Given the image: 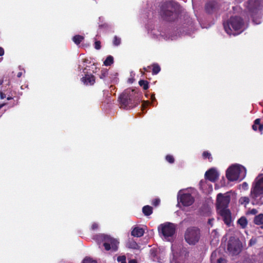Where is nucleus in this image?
<instances>
[{
	"instance_id": "49530a36",
	"label": "nucleus",
	"mask_w": 263,
	"mask_h": 263,
	"mask_svg": "<svg viewBox=\"0 0 263 263\" xmlns=\"http://www.w3.org/2000/svg\"><path fill=\"white\" fill-rule=\"evenodd\" d=\"M257 210L256 209H252L251 211V213L253 214H255L257 213Z\"/></svg>"
},
{
	"instance_id": "4be33fe9",
	"label": "nucleus",
	"mask_w": 263,
	"mask_h": 263,
	"mask_svg": "<svg viewBox=\"0 0 263 263\" xmlns=\"http://www.w3.org/2000/svg\"><path fill=\"white\" fill-rule=\"evenodd\" d=\"M237 223L240 226L241 228L245 229L247 226L248 221L245 217H241L238 220Z\"/></svg>"
},
{
	"instance_id": "bb28decb",
	"label": "nucleus",
	"mask_w": 263,
	"mask_h": 263,
	"mask_svg": "<svg viewBox=\"0 0 263 263\" xmlns=\"http://www.w3.org/2000/svg\"><path fill=\"white\" fill-rule=\"evenodd\" d=\"M202 157H203V158L204 159H208L209 160V162H212V161L213 160V158L211 156V153L208 151H204L203 152Z\"/></svg>"
},
{
	"instance_id": "f257e3e1",
	"label": "nucleus",
	"mask_w": 263,
	"mask_h": 263,
	"mask_svg": "<svg viewBox=\"0 0 263 263\" xmlns=\"http://www.w3.org/2000/svg\"><path fill=\"white\" fill-rule=\"evenodd\" d=\"M120 108L130 109L137 106L141 101V97L134 89H126L118 98Z\"/></svg>"
},
{
	"instance_id": "ddd939ff",
	"label": "nucleus",
	"mask_w": 263,
	"mask_h": 263,
	"mask_svg": "<svg viewBox=\"0 0 263 263\" xmlns=\"http://www.w3.org/2000/svg\"><path fill=\"white\" fill-rule=\"evenodd\" d=\"M242 244L238 240H230L228 245V250L234 255H238L242 250Z\"/></svg>"
},
{
	"instance_id": "f03ea898",
	"label": "nucleus",
	"mask_w": 263,
	"mask_h": 263,
	"mask_svg": "<svg viewBox=\"0 0 263 263\" xmlns=\"http://www.w3.org/2000/svg\"><path fill=\"white\" fill-rule=\"evenodd\" d=\"M225 31L229 35H236L241 33L245 29L243 20L240 16H231L223 23Z\"/></svg>"
},
{
	"instance_id": "2f4dec72",
	"label": "nucleus",
	"mask_w": 263,
	"mask_h": 263,
	"mask_svg": "<svg viewBox=\"0 0 263 263\" xmlns=\"http://www.w3.org/2000/svg\"><path fill=\"white\" fill-rule=\"evenodd\" d=\"M117 261L120 263H126V257L124 255L119 256L117 257Z\"/></svg>"
},
{
	"instance_id": "a211bd4d",
	"label": "nucleus",
	"mask_w": 263,
	"mask_h": 263,
	"mask_svg": "<svg viewBox=\"0 0 263 263\" xmlns=\"http://www.w3.org/2000/svg\"><path fill=\"white\" fill-rule=\"evenodd\" d=\"M144 233V230L139 227H135L132 230L131 235L134 237H140L143 235Z\"/></svg>"
},
{
	"instance_id": "2eb2a0df",
	"label": "nucleus",
	"mask_w": 263,
	"mask_h": 263,
	"mask_svg": "<svg viewBox=\"0 0 263 263\" xmlns=\"http://www.w3.org/2000/svg\"><path fill=\"white\" fill-rule=\"evenodd\" d=\"M218 172L214 168L209 169L205 173V178L213 182H215L218 179Z\"/></svg>"
},
{
	"instance_id": "a878e982",
	"label": "nucleus",
	"mask_w": 263,
	"mask_h": 263,
	"mask_svg": "<svg viewBox=\"0 0 263 263\" xmlns=\"http://www.w3.org/2000/svg\"><path fill=\"white\" fill-rule=\"evenodd\" d=\"M114 63V58L111 55L108 56L104 61V65L106 66H110Z\"/></svg>"
},
{
	"instance_id": "864d4df0",
	"label": "nucleus",
	"mask_w": 263,
	"mask_h": 263,
	"mask_svg": "<svg viewBox=\"0 0 263 263\" xmlns=\"http://www.w3.org/2000/svg\"><path fill=\"white\" fill-rule=\"evenodd\" d=\"M12 99V97H8L7 98V99L8 100H11V99Z\"/></svg>"
},
{
	"instance_id": "0eeeda50",
	"label": "nucleus",
	"mask_w": 263,
	"mask_h": 263,
	"mask_svg": "<svg viewBox=\"0 0 263 263\" xmlns=\"http://www.w3.org/2000/svg\"><path fill=\"white\" fill-rule=\"evenodd\" d=\"M200 236V230L196 227L188 228L184 233L185 240L190 245H196L199 241Z\"/></svg>"
},
{
	"instance_id": "a19ab883",
	"label": "nucleus",
	"mask_w": 263,
	"mask_h": 263,
	"mask_svg": "<svg viewBox=\"0 0 263 263\" xmlns=\"http://www.w3.org/2000/svg\"><path fill=\"white\" fill-rule=\"evenodd\" d=\"M151 68V66H149L146 67H144L143 69L144 70V72H150Z\"/></svg>"
},
{
	"instance_id": "aec40b11",
	"label": "nucleus",
	"mask_w": 263,
	"mask_h": 263,
	"mask_svg": "<svg viewBox=\"0 0 263 263\" xmlns=\"http://www.w3.org/2000/svg\"><path fill=\"white\" fill-rule=\"evenodd\" d=\"M254 222L257 225H261V228L263 229V214H260L256 216L254 219Z\"/></svg>"
},
{
	"instance_id": "6e6552de",
	"label": "nucleus",
	"mask_w": 263,
	"mask_h": 263,
	"mask_svg": "<svg viewBox=\"0 0 263 263\" xmlns=\"http://www.w3.org/2000/svg\"><path fill=\"white\" fill-rule=\"evenodd\" d=\"M176 227L175 224L166 222L160 224L158 227L159 233L163 235L165 239L170 240L176 232Z\"/></svg>"
},
{
	"instance_id": "de8ad7c7",
	"label": "nucleus",
	"mask_w": 263,
	"mask_h": 263,
	"mask_svg": "<svg viewBox=\"0 0 263 263\" xmlns=\"http://www.w3.org/2000/svg\"><path fill=\"white\" fill-rule=\"evenodd\" d=\"M128 263H137L136 259H131L128 261Z\"/></svg>"
},
{
	"instance_id": "cd10ccee",
	"label": "nucleus",
	"mask_w": 263,
	"mask_h": 263,
	"mask_svg": "<svg viewBox=\"0 0 263 263\" xmlns=\"http://www.w3.org/2000/svg\"><path fill=\"white\" fill-rule=\"evenodd\" d=\"M250 202V199L248 197H241L239 199V202L241 204H248Z\"/></svg>"
},
{
	"instance_id": "c756f323",
	"label": "nucleus",
	"mask_w": 263,
	"mask_h": 263,
	"mask_svg": "<svg viewBox=\"0 0 263 263\" xmlns=\"http://www.w3.org/2000/svg\"><path fill=\"white\" fill-rule=\"evenodd\" d=\"M121 43V39L120 38L117 37V36H115L113 40V44L115 46H118Z\"/></svg>"
},
{
	"instance_id": "ea45409f",
	"label": "nucleus",
	"mask_w": 263,
	"mask_h": 263,
	"mask_svg": "<svg viewBox=\"0 0 263 263\" xmlns=\"http://www.w3.org/2000/svg\"><path fill=\"white\" fill-rule=\"evenodd\" d=\"M256 243V240L253 239H251L249 241V245L252 246Z\"/></svg>"
},
{
	"instance_id": "58836bf2",
	"label": "nucleus",
	"mask_w": 263,
	"mask_h": 263,
	"mask_svg": "<svg viewBox=\"0 0 263 263\" xmlns=\"http://www.w3.org/2000/svg\"><path fill=\"white\" fill-rule=\"evenodd\" d=\"M108 27V25L107 24V23H104L103 24H101L99 25V28H107Z\"/></svg>"
},
{
	"instance_id": "4468645a",
	"label": "nucleus",
	"mask_w": 263,
	"mask_h": 263,
	"mask_svg": "<svg viewBox=\"0 0 263 263\" xmlns=\"http://www.w3.org/2000/svg\"><path fill=\"white\" fill-rule=\"evenodd\" d=\"M220 8V4L216 1L208 2L204 6L205 12L208 14H213L217 12Z\"/></svg>"
},
{
	"instance_id": "393cba45",
	"label": "nucleus",
	"mask_w": 263,
	"mask_h": 263,
	"mask_svg": "<svg viewBox=\"0 0 263 263\" xmlns=\"http://www.w3.org/2000/svg\"><path fill=\"white\" fill-rule=\"evenodd\" d=\"M139 85L142 87L144 90H147L149 87L148 82L146 80H140L139 81Z\"/></svg>"
},
{
	"instance_id": "603ef678",
	"label": "nucleus",
	"mask_w": 263,
	"mask_h": 263,
	"mask_svg": "<svg viewBox=\"0 0 263 263\" xmlns=\"http://www.w3.org/2000/svg\"><path fill=\"white\" fill-rule=\"evenodd\" d=\"M5 105V104H0V109Z\"/></svg>"
},
{
	"instance_id": "39448f33",
	"label": "nucleus",
	"mask_w": 263,
	"mask_h": 263,
	"mask_svg": "<svg viewBox=\"0 0 263 263\" xmlns=\"http://www.w3.org/2000/svg\"><path fill=\"white\" fill-rule=\"evenodd\" d=\"M93 239L98 244L103 243L106 251L116 252L118 249L119 242L118 240L109 235L99 234L94 236Z\"/></svg>"
},
{
	"instance_id": "37998d69",
	"label": "nucleus",
	"mask_w": 263,
	"mask_h": 263,
	"mask_svg": "<svg viewBox=\"0 0 263 263\" xmlns=\"http://www.w3.org/2000/svg\"><path fill=\"white\" fill-rule=\"evenodd\" d=\"M214 221L213 218H210L208 220V224L211 225V227L213 226V222Z\"/></svg>"
},
{
	"instance_id": "6ab92c4d",
	"label": "nucleus",
	"mask_w": 263,
	"mask_h": 263,
	"mask_svg": "<svg viewBox=\"0 0 263 263\" xmlns=\"http://www.w3.org/2000/svg\"><path fill=\"white\" fill-rule=\"evenodd\" d=\"M260 119H256L254 122V124L252 125V129L256 131L257 129H258L260 132H262L263 130V125L260 124Z\"/></svg>"
},
{
	"instance_id": "79ce46f5",
	"label": "nucleus",
	"mask_w": 263,
	"mask_h": 263,
	"mask_svg": "<svg viewBox=\"0 0 263 263\" xmlns=\"http://www.w3.org/2000/svg\"><path fill=\"white\" fill-rule=\"evenodd\" d=\"M149 104V102L148 101H144L142 106V107H145L146 106H147Z\"/></svg>"
},
{
	"instance_id": "4c0bfd02",
	"label": "nucleus",
	"mask_w": 263,
	"mask_h": 263,
	"mask_svg": "<svg viewBox=\"0 0 263 263\" xmlns=\"http://www.w3.org/2000/svg\"><path fill=\"white\" fill-rule=\"evenodd\" d=\"M206 180H201L199 182V185L201 187L203 188L205 184L206 183Z\"/></svg>"
},
{
	"instance_id": "5701e85b",
	"label": "nucleus",
	"mask_w": 263,
	"mask_h": 263,
	"mask_svg": "<svg viewBox=\"0 0 263 263\" xmlns=\"http://www.w3.org/2000/svg\"><path fill=\"white\" fill-rule=\"evenodd\" d=\"M151 67H152V74L153 75H156L160 71L161 68L157 63L153 64Z\"/></svg>"
},
{
	"instance_id": "3c124183",
	"label": "nucleus",
	"mask_w": 263,
	"mask_h": 263,
	"mask_svg": "<svg viewBox=\"0 0 263 263\" xmlns=\"http://www.w3.org/2000/svg\"><path fill=\"white\" fill-rule=\"evenodd\" d=\"M151 98H152L153 101L155 100V95L154 94L152 95Z\"/></svg>"
},
{
	"instance_id": "423d86ee",
	"label": "nucleus",
	"mask_w": 263,
	"mask_h": 263,
	"mask_svg": "<svg viewBox=\"0 0 263 263\" xmlns=\"http://www.w3.org/2000/svg\"><path fill=\"white\" fill-rule=\"evenodd\" d=\"M246 168L239 164H235L229 167L226 172L227 179L231 181L237 180L240 177L242 179L246 175Z\"/></svg>"
},
{
	"instance_id": "b1692460",
	"label": "nucleus",
	"mask_w": 263,
	"mask_h": 263,
	"mask_svg": "<svg viewBox=\"0 0 263 263\" xmlns=\"http://www.w3.org/2000/svg\"><path fill=\"white\" fill-rule=\"evenodd\" d=\"M84 39V36L80 35H76L72 37V41L76 45L80 44Z\"/></svg>"
},
{
	"instance_id": "9b49d317",
	"label": "nucleus",
	"mask_w": 263,
	"mask_h": 263,
	"mask_svg": "<svg viewBox=\"0 0 263 263\" xmlns=\"http://www.w3.org/2000/svg\"><path fill=\"white\" fill-rule=\"evenodd\" d=\"M230 201L229 195H224L222 193H219L217 195L216 208L217 210H221L227 209Z\"/></svg>"
},
{
	"instance_id": "c9c22d12",
	"label": "nucleus",
	"mask_w": 263,
	"mask_h": 263,
	"mask_svg": "<svg viewBox=\"0 0 263 263\" xmlns=\"http://www.w3.org/2000/svg\"><path fill=\"white\" fill-rule=\"evenodd\" d=\"M241 186L243 190H247L248 189V184L247 182H244L242 183Z\"/></svg>"
},
{
	"instance_id": "09e8293b",
	"label": "nucleus",
	"mask_w": 263,
	"mask_h": 263,
	"mask_svg": "<svg viewBox=\"0 0 263 263\" xmlns=\"http://www.w3.org/2000/svg\"><path fill=\"white\" fill-rule=\"evenodd\" d=\"M138 246V245H137V244L135 242H134L133 243V245H132V247L133 248L136 249V246Z\"/></svg>"
},
{
	"instance_id": "f704fd0d",
	"label": "nucleus",
	"mask_w": 263,
	"mask_h": 263,
	"mask_svg": "<svg viewBox=\"0 0 263 263\" xmlns=\"http://www.w3.org/2000/svg\"><path fill=\"white\" fill-rule=\"evenodd\" d=\"M98 224L97 223H93L91 226V229L92 230H96L98 228Z\"/></svg>"
},
{
	"instance_id": "dca6fc26",
	"label": "nucleus",
	"mask_w": 263,
	"mask_h": 263,
	"mask_svg": "<svg viewBox=\"0 0 263 263\" xmlns=\"http://www.w3.org/2000/svg\"><path fill=\"white\" fill-rule=\"evenodd\" d=\"M219 213L222 217L224 222L228 226H229L232 221L231 213L230 211L227 209H222L219 210Z\"/></svg>"
},
{
	"instance_id": "5fc2aeb1",
	"label": "nucleus",
	"mask_w": 263,
	"mask_h": 263,
	"mask_svg": "<svg viewBox=\"0 0 263 263\" xmlns=\"http://www.w3.org/2000/svg\"><path fill=\"white\" fill-rule=\"evenodd\" d=\"M3 83V80H0V85H2Z\"/></svg>"
},
{
	"instance_id": "c85d7f7f",
	"label": "nucleus",
	"mask_w": 263,
	"mask_h": 263,
	"mask_svg": "<svg viewBox=\"0 0 263 263\" xmlns=\"http://www.w3.org/2000/svg\"><path fill=\"white\" fill-rule=\"evenodd\" d=\"M82 263H97V261L90 257H86L84 259Z\"/></svg>"
},
{
	"instance_id": "9d476101",
	"label": "nucleus",
	"mask_w": 263,
	"mask_h": 263,
	"mask_svg": "<svg viewBox=\"0 0 263 263\" xmlns=\"http://www.w3.org/2000/svg\"><path fill=\"white\" fill-rule=\"evenodd\" d=\"M98 76L105 85H108L111 83L117 82L118 73L110 72L106 68L102 69Z\"/></svg>"
},
{
	"instance_id": "1a4fd4ad",
	"label": "nucleus",
	"mask_w": 263,
	"mask_h": 263,
	"mask_svg": "<svg viewBox=\"0 0 263 263\" xmlns=\"http://www.w3.org/2000/svg\"><path fill=\"white\" fill-rule=\"evenodd\" d=\"M246 8L251 17L254 20V16L263 8V0H248Z\"/></svg>"
},
{
	"instance_id": "7ed1b4c3",
	"label": "nucleus",
	"mask_w": 263,
	"mask_h": 263,
	"mask_svg": "<svg viewBox=\"0 0 263 263\" xmlns=\"http://www.w3.org/2000/svg\"><path fill=\"white\" fill-rule=\"evenodd\" d=\"M179 5L175 2H166L162 5L160 14L162 18L167 22H173L179 15Z\"/></svg>"
},
{
	"instance_id": "8fccbe9b",
	"label": "nucleus",
	"mask_w": 263,
	"mask_h": 263,
	"mask_svg": "<svg viewBox=\"0 0 263 263\" xmlns=\"http://www.w3.org/2000/svg\"><path fill=\"white\" fill-rule=\"evenodd\" d=\"M22 76V72H19L17 74V77L18 78H20Z\"/></svg>"
},
{
	"instance_id": "473e14b6",
	"label": "nucleus",
	"mask_w": 263,
	"mask_h": 263,
	"mask_svg": "<svg viewBox=\"0 0 263 263\" xmlns=\"http://www.w3.org/2000/svg\"><path fill=\"white\" fill-rule=\"evenodd\" d=\"M160 200L159 198H155L152 200V204L153 205L157 206L160 204Z\"/></svg>"
},
{
	"instance_id": "72a5a7b5",
	"label": "nucleus",
	"mask_w": 263,
	"mask_h": 263,
	"mask_svg": "<svg viewBox=\"0 0 263 263\" xmlns=\"http://www.w3.org/2000/svg\"><path fill=\"white\" fill-rule=\"evenodd\" d=\"M101 42L100 41H96L95 43V48L97 49V50H99L101 48Z\"/></svg>"
},
{
	"instance_id": "20e7f679",
	"label": "nucleus",
	"mask_w": 263,
	"mask_h": 263,
	"mask_svg": "<svg viewBox=\"0 0 263 263\" xmlns=\"http://www.w3.org/2000/svg\"><path fill=\"white\" fill-rule=\"evenodd\" d=\"M250 197L253 205H261L263 202V177L258 176L252 184Z\"/></svg>"
},
{
	"instance_id": "e433bc0d",
	"label": "nucleus",
	"mask_w": 263,
	"mask_h": 263,
	"mask_svg": "<svg viewBox=\"0 0 263 263\" xmlns=\"http://www.w3.org/2000/svg\"><path fill=\"white\" fill-rule=\"evenodd\" d=\"M217 263H226V260L224 258L220 257L217 259Z\"/></svg>"
},
{
	"instance_id": "f8f14e48",
	"label": "nucleus",
	"mask_w": 263,
	"mask_h": 263,
	"mask_svg": "<svg viewBox=\"0 0 263 263\" xmlns=\"http://www.w3.org/2000/svg\"><path fill=\"white\" fill-rule=\"evenodd\" d=\"M178 202L184 206H189L193 204L195 201L194 197L190 193H183L178 195Z\"/></svg>"
},
{
	"instance_id": "412c9836",
	"label": "nucleus",
	"mask_w": 263,
	"mask_h": 263,
	"mask_svg": "<svg viewBox=\"0 0 263 263\" xmlns=\"http://www.w3.org/2000/svg\"><path fill=\"white\" fill-rule=\"evenodd\" d=\"M142 212L145 216H148L153 213V208L149 205H145L142 208Z\"/></svg>"
},
{
	"instance_id": "a18cd8bd",
	"label": "nucleus",
	"mask_w": 263,
	"mask_h": 263,
	"mask_svg": "<svg viewBox=\"0 0 263 263\" xmlns=\"http://www.w3.org/2000/svg\"><path fill=\"white\" fill-rule=\"evenodd\" d=\"M4 54V50L2 47H0V56H2Z\"/></svg>"
},
{
	"instance_id": "c03bdc74",
	"label": "nucleus",
	"mask_w": 263,
	"mask_h": 263,
	"mask_svg": "<svg viewBox=\"0 0 263 263\" xmlns=\"http://www.w3.org/2000/svg\"><path fill=\"white\" fill-rule=\"evenodd\" d=\"M0 98L1 99H3L6 98V95L2 92H0Z\"/></svg>"
},
{
	"instance_id": "f3484780",
	"label": "nucleus",
	"mask_w": 263,
	"mask_h": 263,
	"mask_svg": "<svg viewBox=\"0 0 263 263\" xmlns=\"http://www.w3.org/2000/svg\"><path fill=\"white\" fill-rule=\"evenodd\" d=\"M82 82L86 85H92L96 82L95 77L92 74H86L81 79Z\"/></svg>"
},
{
	"instance_id": "7c9ffc66",
	"label": "nucleus",
	"mask_w": 263,
	"mask_h": 263,
	"mask_svg": "<svg viewBox=\"0 0 263 263\" xmlns=\"http://www.w3.org/2000/svg\"><path fill=\"white\" fill-rule=\"evenodd\" d=\"M166 160L170 163H173L174 162V158L172 155H167L165 157Z\"/></svg>"
}]
</instances>
